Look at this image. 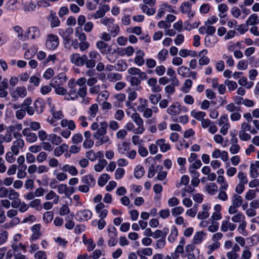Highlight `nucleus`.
<instances>
[{
	"label": "nucleus",
	"instance_id": "1",
	"mask_svg": "<svg viewBox=\"0 0 259 259\" xmlns=\"http://www.w3.org/2000/svg\"><path fill=\"white\" fill-rule=\"evenodd\" d=\"M73 32V30L71 27H67L65 29H60L59 30V33L63 39V44L65 48H70L71 46V34Z\"/></svg>",
	"mask_w": 259,
	"mask_h": 259
},
{
	"label": "nucleus",
	"instance_id": "2",
	"mask_svg": "<svg viewBox=\"0 0 259 259\" xmlns=\"http://www.w3.org/2000/svg\"><path fill=\"white\" fill-rule=\"evenodd\" d=\"M70 59L71 63L75 64V65L81 66L84 65L85 62L87 61V56L83 55L80 56L79 54H73L70 56Z\"/></svg>",
	"mask_w": 259,
	"mask_h": 259
},
{
	"label": "nucleus",
	"instance_id": "3",
	"mask_svg": "<svg viewBox=\"0 0 259 259\" xmlns=\"http://www.w3.org/2000/svg\"><path fill=\"white\" fill-rule=\"evenodd\" d=\"M108 123L106 121L101 122L100 123L97 131L94 133L93 137L95 139H100L101 137H109L105 136L107 133Z\"/></svg>",
	"mask_w": 259,
	"mask_h": 259
},
{
	"label": "nucleus",
	"instance_id": "4",
	"mask_svg": "<svg viewBox=\"0 0 259 259\" xmlns=\"http://www.w3.org/2000/svg\"><path fill=\"white\" fill-rule=\"evenodd\" d=\"M59 43V38L57 35L50 34L46 40V46L50 50H54L58 46Z\"/></svg>",
	"mask_w": 259,
	"mask_h": 259
},
{
	"label": "nucleus",
	"instance_id": "5",
	"mask_svg": "<svg viewBox=\"0 0 259 259\" xmlns=\"http://www.w3.org/2000/svg\"><path fill=\"white\" fill-rule=\"evenodd\" d=\"M27 95V91L25 87H18L12 93L11 96L15 100H17L18 98H24Z\"/></svg>",
	"mask_w": 259,
	"mask_h": 259
},
{
	"label": "nucleus",
	"instance_id": "6",
	"mask_svg": "<svg viewBox=\"0 0 259 259\" xmlns=\"http://www.w3.org/2000/svg\"><path fill=\"white\" fill-rule=\"evenodd\" d=\"M78 221H85L90 220L92 216V212L88 209L78 211L76 214Z\"/></svg>",
	"mask_w": 259,
	"mask_h": 259
},
{
	"label": "nucleus",
	"instance_id": "7",
	"mask_svg": "<svg viewBox=\"0 0 259 259\" xmlns=\"http://www.w3.org/2000/svg\"><path fill=\"white\" fill-rule=\"evenodd\" d=\"M68 87L70 89L69 92H68V95H72L74 97H70V99L71 100H74L78 98V96L76 94V90L75 88L76 86V83L75 79L72 78L71 79L68 83Z\"/></svg>",
	"mask_w": 259,
	"mask_h": 259
},
{
	"label": "nucleus",
	"instance_id": "8",
	"mask_svg": "<svg viewBox=\"0 0 259 259\" xmlns=\"http://www.w3.org/2000/svg\"><path fill=\"white\" fill-rule=\"evenodd\" d=\"M26 33L29 37L30 34V37L32 39L37 38L40 35L39 29L36 26H32L29 27L27 29Z\"/></svg>",
	"mask_w": 259,
	"mask_h": 259
},
{
	"label": "nucleus",
	"instance_id": "9",
	"mask_svg": "<svg viewBox=\"0 0 259 259\" xmlns=\"http://www.w3.org/2000/svg\"><path fill=\"white\" fill-rule=\"evenodd\" d=\"M180 104L179 102H175L167 108V112L171 115L178 114L181 111L182 108H180Z\"/></svg>",
	"mask_w": 259,
	"mask_h": 259
},
{
	"label": "nucleus",
	"instance_id": "10",
	"mask_svg": "<svg viewBox=\"0 0 259 259\" xmlns=\"http://www.w3.org/2000/svg\"><path fill=\"white\" fill-rule=\"evenodd\" d=\"M36 112L39 114L42 112L45 106V101L41 98L36 99L34 103Z\"/></svg>",
	"mask_w": 259,
	"mask_h": 259
},
{
	"label": "nucleus",
	"instance_id": "11",
	"mask_svg": "<svg viewBox=\"0 0 259 259\" xmlns=\"http://www.w3.org/2000/svg\"><path fill=\"white\" fill-rule=\"evenodd\" d=\"M81 182L87 185L93 187L95 185L96 180L91 175H88L82 177Z\"/></svg>",
	"mask_w": 259,
	"mask_h": 259
},
{
	"label": "nucleus",
	"instance_id": "12",
	"mask_svg": "<svg viewBox=\"0 0 259 259\" xmlns=\"http://www.w3.org/2000/svg\"><path fill=\"white\" fill-rule=\"evenodd\" d=\"M13 29L14 30L18 33V37L20 40L25 41L29 38V36L26 32L24 35L23 34V30L19 26H15L14 27Z\"/></svg>",
	"mask_w": 259,
	"mask_h": 259
},
{
	"label": "nucleus",
	"instance_id": "13",
	"mask_svg": "<svg viewBox=\"0 0 259 259\" xmlns=\"http://www.w3.org/2000/svg\"><path fill=\"white\" fill-rule=\"evenodd\" d=\"M165 140L164 139H160L156 141V144L160 148V150L162 152H165L170 148V145L167 143H165Z\"/></svg>",
	"mask_w": 259,
	"mask_h": 259
},
{
	"label": "nucleus",
	"instance_id": "14",
	"mask_svg": "<svg viewBox=\"0 0 259 259\" xmlns=\"http://www.w3.org/2000/svg\"><path fill=\"white\" fill-rule=\"evenodd\" d=\"M49 19L51 21V26L52 27H56L59 26L60 21L58 17L56 16V14L54 12L51 11Z\"/></svg>",
	"mask_w": 259,
	"mask_h": 259
},
{
	"label": "nucleus",
	"instance_id": "15",
	"mask_svg": "<svg viewBox=\"0 0 259 259\" xmlns=\"http://www.w3.org/2000/svg\"><path fill=\"white\" fill-rule=\"evenodd\" d=\"M21 2L24 6L25 11H33L35 8V5L32 3V0H21Z\"/></svg>",
	"mask_w": 259,
	"mask_h": 259
},
{
	"label": "nucleus",
	"instance_id": "16",
	"mask_svg": "<svg viewBox=\"0 0 259 259\" xmlns=\"http://www.w3.org/2000/svg\"><path fill=\"white\" fill-rule=\"evenodd\" d=\"M68 148L67 145L63 144L61 146L56 147L54 150V155L56 156H59L62 155L65 151H67Z\"/></svg>",
	"mask_w": 259,
	"mask_h": 259
},
{
	"label": "nucleus",
	"instance_id": "17",
	"mask_svg": "<svg viewBox=\"0 0 259 259\" xmlns=\"http://www.w3.org/2000/svg\"><path fill=\"white\" fill-rule=\"evenodd\" d=\"M145 174L144 167L141 165H137L134 169V176L137 179H140Z\"/></svg>",
	"mask_w": 259,
	"mask_h": 259
},
{
	"label": "nucleus",
	"instance_id": "18",
	"mask_svg": "<svg viewBox=\"0 0 259 259\" xmlns=\"http://www.w3.org/2000/svg\"><path fill=\"white\" fill-rule=\"evenodd\" d=\"M107 164V161L106 160L103 159L100 160L98 163L94 166V169L97 172H101L105 166Z\"/></svg>",
	"mask_w": 259,
	"mask_h": 259
},
{
	"label": "nucleus",
	"instance_id": "19",
	"mask_svg": "<svg viewBox=\"0 0 259 259\" xmlns=\"http://www.w3.org/2000/svg\"><path fill=\"white\" fill-rule=\"evenodd\" d=\"M178 73L183 77H190V69L186 66H182L178 68Z\"/></svg>",
	"mask_w": 259,
	"mask_h": 259
},
{
	"label": "nucleus",
	"instance_id": "20",
	"mask_svg": "<svg viewBox=\"0 0 259 259\" xmlns=\"http://www.w3.org/2000/svg\"><path fill=\"white\" fill-rule=\"evenodd\" d=\"M110 179V176L107 174H103L99 178L98 184L100 187H103Z\"/></svg>",
	"mask_w": 259,
	"mask_h": 259
},
{
	"label": "nucleus",
	"instance_id": "21",
	"mask_svg": "<svg viewBox=\"0 0 259 259\" xmlns=\"http://www.w3.org/2000/svg\"><path fill=\"white\" fill-rule=\"evenodd\" d=\"M82 238L84 244H89V246H88V250L89 251L93 250L96 246V244L94 243L93 240L92 239H87L85 235H83Z\"/></svg>",
	"mask_w": 259,
	"mask_h": 259
},
{
	"label": "nucleus",
	"instance_id": "22",
	"mask_svg": "<svg viewBox=\"0 0 259 259\" xmlns=\"http://www.w3.org/2000/svg\"><path fill=\"white\" fill-rule=\"evenodd\" d=\"M180 9L183 14H186L187 12H191V5L188 2H184L180 6Z\"/></svg>",
	"mask_w": 259,
	"mask_h": 259
},
{
	"label": "nucleus",
	"instance_id": "23",
	"mask_svg": "<svg viewBox=\"0 0 259 259\" xmlns=\"http://www.w3.org/2000/svg\"><path fill=\"white\" fill-rule=\"evenodd\" d=\"M191 116L198 120H201L206 116V113L203 111L196 112L193 110L191 112Z\"/></svg>",
	"mask_w": 259,
	"mask_h": 259
},
{
	"label": "nucleus",
	"instance_id": "24",
	"mask_svg": "<svg viewBox=\"0 0 259 259\" xmlns=\"http://www.w3.org/2000/svg\"><path fill=\"white\" fill-rule=\"evenodd\" d=\"M107 44L102 40H100L97 42L96 47L99 50L100 53L102 54H106V48H107Z\"/></svg>",
	"mask_w": 259,
	"mask_h": 259
},
{
	"label": "nucleus",
	"instance_id": "25",
	"mask_svg": "<svg viewBox=\"0 0 259 259\" xmlns=\"http://www.w3.org/2000/svg\"><path fill=\"white\" fill-rule=\"evenodd\" d=\"M243 199L241 196L237 194H234L233 195L232 199V204L233 205H235V206L239 207L241 205Z\"/></svg>",
	"mask_w": 259,
	"mask_h": 259
},
{
	"label": "nucleus",
	"instance_id": "26",
	"mask_svg": "<svg viewBox=\"0 0 259 259\" xmlns=\"http://www.w3.org/2000/svg\"><path fill=\"white\" fill-rule=\"evenodd\" d=\"M131 118L138 125L143 124V120L138 113L136 112L134 113L131 116Z\"/></svg>",
	"mask_w": 259,
	"mask_h": 259
},
{
	"label": "nucleus",
	"instance_id": "27",
	"mask_svg": "<svg viewBox=\"0 0 259 259\" xmlns=\"http://www.w3.org/2000/svg\"><path fill=\"white\" fill-rule=\"evenodd\" d=\"M258 22L257 16L256 14L251 15L246 21L247 25H253L257 24Z\"/></svg>",
	"mask_w": 259,
	"mask_h": 259
},
{
	"label": "nucleus",
	"instance_id": "28",
	"mask_svg": "<svg viewBox=\"0 0 259 259\" xmlns=\"http://www.w3.org/2000/svg\"><path fill=\"white\" fill-rule=\"evenodd\" d=\"M204 235L205 234L202 231L196 232L193 238L194 243L195 244L200 243L202 241L203 237Z\"/></svg>",
	"mask_w": 259,
	"mask_h": 259
},
{
	"label": "nucleus",
	"instance_id": "29",
	"mask_svg": "<svg viewBox=\"0 0 259 259\" xmlns=\"http://www.w3.org/2000/svg\"><path fill=\"white\" fill-rule=\"evenodd\" d=\"M218 186L214 183H210L206 186V190L210 195H214L217 191Z\"/></svg>",
	"mask_w": 259,
	"mask_h": 259
},
{
	"label": "nucleus",
	"instance_id": "30",
	"mask_svg": "<svg viewBox=\"0 0 259 259\" xmlns=\"http://www.w3.org/2000/svg\"><path fill=\"white\" fill-rule=\"evenodd\" d=\"M54 213L52 211H47L43 215V220L46 223L51 222L53 219Z\"/></svg>",
	"mask_w": 259,
	"mask_h": 259
},
{
	"label": "nucleus",
	"instance_id": "31",
	"mask_svg": "<svg viewBox=\"0 0 259 259\" xmlns=\"http://www.w3.org/2000/svg\"><path fill=\"white\" fill-rule=\"evenodd\" d=\"M50 139L51 140L52 143L56 145L60 144L62 141L60 137L55 134L50 135Z\"/></svg>",
	"mask_w": 259,
	"mask_h": 259
},
{
	"label": "nucleus",
	"instance_id": "32",
	"mask_svg": "<svg viewBox=\"0 0 259 259\" xmlns=\"http://www.w3.org/2000/svg\"><path fill=\"white\" fill-rule=\"evenodd\" d=\"M178 235V231L177 229L174 227L171 230V233L168 237V240L170 242H173Z\"/></svg>",
	"mask_w": 259,
	"mask_h": 259
},
{
	"label": "nucleus",
	"instance_id": "33",
	"mask_svg": "<svg viewBox=\"0 0 259 259\" xmlns=\"http://www.w3.org/2000/svg\"><path fill=\"white\" fill-rule=\"evenodd\" d=\"M8 80L6 78H4L2 81L0 82V93H6L7 96L8 94V92L6 91L8 85Z\"/></svg>",
	"mask_w": 259,
	"mask_h": 259
},
{
	"label": "nucleus",
	"instance_id": "34",
	"mask_svg": "<svg viewBox=\"0 0 259 259\" xmlns=\"http://www.w3.org/2000/svg\"><path fill=\"white\" fill-rule=\"evenodd\" d=\"M168 55V51L162 49L157 54V58L160 61H164L166 59V56Z\"/></svg>",
	"mask_w": 259,
	"mask_h": 259
},
{
	"label": "nucleus",
	"instance_id": "35",
	"mask_svg": "<svg viewBox=\"0 0 259 259\" xmlns=\"http://www.w3.org/2000/svg\"><path fill=\"white\" fill-rule=\"evenodd\" d=\"M225 84L228 87V89L230 91H234L237 88V84L236 82L228 79L225 81Z\"/></svg>",
	"mask_w": 259,
	"mask_h": 259
},
{
	"label": "nucleus",
	"instance_id": "36",
	"mask_svg": "<svg viewBox=\"0 0 259 259\" xmlns=\"http://www.w3.org/2000/svg\"><path fill=\"white\" fill-rule=\"evenodd\" d=\"M141 9L143 12L146 13L148 15H152L155 13V10L154 8H149L147 6L143 5L141 7Z\"/></svg>",
	"mask_w": 259,
	"mask_h": 259
},
{
	"label": "nucleus",
	"instance_id": "37",
	"mask_svg": "<svg viewBox=\"0 0 259 259\" xmlns=\"http://www.w3.org/2000/svg\"><path fill=\"white\" fill-rule=\"evenodd\" d=\"M98 111V105L97 104L92 105L89 108V113L91 117H95Z\"/></svg>",
	"mask_w": 259,
	"mask_h": 259
},
{
	"label": "nucleus",
	"instance_id": "38",
	"mask_svg": "<svg viewBox=\"0 0 259 259\" xmlns=\"http://www.w3.org/2000/svg\"><path fill=\"white\" fill-rule=\"evenodd\" d=\"M238 178L240 184H246L248 182L246 176L242 171H239L238 174Z\"/></svg>",
	"mask_w": 259,
	"mask_h": 259
},
{
	"label": "nucleus",
	"instance_id": "39",
	"mask_svg": "<svg viewBox=\"0 0 259 259\" xmlns=\"http://www.w3.org/2000/svg\"><path fill=\"white\" fill-rule=\"evenodd\" d=\"M250 176L252 178H256L258 176V172L256 166L251 163L250 165Z\"/></svg>",
	"mask_w": 259,
	"mask_h": 259
},
{
	"label": "nucleus",
	"instance_id": "40",
	"mask_svg": "<svg viewBox=\"0 0 259 259\" xmlns=\"http://www.w3.org/2000/svg\"><path fill=\"white\" fill-rule=\"evenodd\" d=\"M192 81L190 79H186L184 84L185 88H184L182 90V91L185 93H188L189 89L192 87Z\"/></svg>",
	"mask_w": 259,
	"mask_h": 259
},
{
	"label": "nucleus",
	"instance_id": "41",
	"mask_svg": "<svg viewBox=\"0 0 259 259\" xmlns=\"http://www.w3.org/2000/svg\"><path fill=\"white\" fill-rule=\"evenodd\" d=\"M248 62L246 60H240L239 61L237 67L239 70H246L247 68Z\"/></svg>",
	"mask_w": 259,
	"mask_h": 259
},
{
	"label": "nucleus",
	"instance_id": "42",
	"mask_svg": "<svg viewBox=\"0 0 259 259\" xmlns=\"http://www.w3.org/2000/svg\"><path fill=\"white\" fill-rule=\"evenodd\" d=\"M132 86H138L141 83V79L136 76H130L128 77Z\"/></svg>",
	"mask_w": 259,
	"mask_h": 259
},
{
	"label": "nucleus",
	"instance_id": "43",
	"mask_svg": "<svg viewBox=\"0 0 259 259\" xmlns=\"http://www.w3.org/2000/svg\"><path fill=\"white\" fill-rule=\"evenodd\" d=\"M34 257L35 259H47V254L45 251L39 250L35 253Z\"/></svg>",
	"mask_w": 259,
	"mask_h": 259
},
{
	"label": "nucleus",
	"instance_id": "44",
	"mask_svg": "<svg viewBox=\"0 0 259 259\" xmlns=\"http://www.w3.org/2000/svg\"><path fill=\"white\" fill-rule=\"evenodd\" d=\"M239 136L240 140L242 141H247L251 138L250 135L247 133H246L243 131H240L239 132Z\"/></svg>",
	"mask_w": 259,
	"mask_h": 259
},
{
	"label": "nucleus",
	"instance_id": "45",
	"mask_svg": "<svg viewBox=\"0 0 259 259\" xmlns=\"http://www.w3.org/2000/svg\"><path fill=\"white\" fill-rule=\"evenodd\" d=\"M40 204V200L39 199H36L30 202L29 206L32 208H35L37 210H40L41 209V207H40L39 208H37V206H39Z\"/></svg>",
	"mask_w": 259,
	"mask_h": 259
},
{
	"label": "nucleus",
	"instance_id": "46",
	"mask_svg": "<svg viewBox=\"0 0 259 259\" xmlns=\"http://www.w3.org/2000/svg\"><path fill=\"white\" fill-rule=\"evenodd\" d=\"M255 191L254 190L250 189L246 193L245 198L248 200H250L255 197Z\"/></svg>",
	"mask_w": 259,
	"mask_h": 259
},
{
	"label": "nucleus",
	"instance_id": "47",
	"mask_svg": "<svg viewBox=\"0 0 259 259\" xmlns=\"http://www.w3.org/2000/svg\"><path fill=\"white\" fill-rule=\"evenodd\" d=\"M184 211V208L181 206L175 207L171 209V214L173 216L176 217L181 214Z\"/></svg>",
	"mask_w": 259,
	"mask_h": 259
},
{
	"label": "nucleus",
	"instance_id": "48",
	"mask_svg": "<svg viewBox=\"0 0 259 259\" xmlns=\"http://www.w3.org/2000/svg\"><path fill=\"white\" fill-rule=\"evenodd\" d=\"M85 156L87 158L92 161H94L96 160V153L93 150L87 152Z\"/></svg>",
	"mask_w": 259,
	"mask_h": 259
},
{
	"label": "nucleus",
	"instance_id": "49",
	"mask_svg": "<svg viewBox=\"0 0 259 259\" xmlns=\"http://www.w3.org/2000/svg\"><path fill=\"white\" fill-rule=\"evenodd\" d=\"M124 170L122 168H118L115 170V179L116 180H119L121 179V178L124 175Z\"/></svg>",
	"mask_w": 259,
	"mask_h": 259
},
{
	"label": "nucleus",
	"instance_id": "50",
	"mask_svg": "<svg viewBox=\"0 0 259 259\" xmlns=\"http://www.w3.org/2000/svg\"><path fill=\"white\" fill-rule=\"evenodd\" d=\"M96 139L99 140L95 143V146L96 147H99V146L103 145V144L106 143L110 141L109 137H101L100 139Z\"/></svg>",
	"mask_w": 259,
	"mask_h": 259
},
{
	"label": "nucleus",
	"instance_id": "51",
	"mask_svg": "<svg viewBox=\"0 0 259 259\" xmlns=\"http://www.w3.org/2000/svg\"><path fill=\"white\" fill-rule=\"evenodd\" d=\"M119 32V27L117 24H113V26L110 30V33L111 35L115 37Z\"/></svg>",
	"mask_w": 259,
	"mask_h": 259
},
{
	"label": "nucleus",
	"instance_id": "52",
	"mask_svg": "<svg viewBox=\"0 0 259 259\" xmlns=\"http://www.w3.org/2000/svg\"><path fill=\"white\" fill-rule=\"evenodd\" d=\"M70 209L66 204H63L60 208L59 214L61 215H64L66 214L69 213Z\"/></svg>",
	"mask_w": 259,
	"mask_h": 259
},
{
	"label": "nucleus",
	"instance_id": "53",
	"mask_svg": "<svg viewBox=\"0 0 259 259\" xmlns=\"http://www.w3.org/2000/svg\"><path fill=\"white\" fill-rule=\"evenodd\" d=\"M82 139L83 137L80 134H76L73 136L72 141L73 143L78 144L82 141Z\"/></svg>",
	"mask_w": 259,
	"mask_h": 259
},
{
	"label": "nucleus",
	"instance_id": "54",
	"mask_svg": "<svg viewBox=\"0 0 259 259\" xmlns=\"http://www.w3.org/2000/svg\"><path fill=\"white\" fill-rule=\"evenodd\" d=\"M231 13L232 16L234 18H238L239 16L241 15V11L240 9L236 7H233L231 10Z\"/></svg>",
	"mask_w": 259,
	"mask_h": 259
},
{
	"label": "nucleus",
	"instance_id": "55",
	"mask_svg": "<svg viewBox=\"0 0 259 259\" xmlns=\"http://www.w3.org/2000/svg\"><path fill=\"white\" fill-rule=\"evenodd\" d=\"M54 75V70L51 68H48L44 73L43 76L46 79H50Z\"/></svg>",
	"mask_w": 259,
	"mask_h": 259
},
{
	"label": "nucleus",
	"instance_id": "56",
	"mask_svg": "<svg viewBox=\"0 0 259 259\" xmlns=\"http://www.w3.org/2000/svg\"><path fill=\"white\" fill-rule=\"evenodd\" d=\"M220 243L219 242H215L213 243L212 245H209L208 246L209 250L207 251V254H211L214 250L218 249L220 247Z\"/></svg>",
	"mask_w": 259,
	"mask_h": 259
},
{
	"label": "nucleus",
	"instance_id": "57",
	"mask_svg": "<svg viewBox=\"0 0 259 259\" xmlns=\"http://www.w3.org/2000/svg\"><path fill=\"white\" fill-rule=\"evenodd\" d=\"M117 70L123 71L127 68V65L126 63L124 62L122 60L118 61L117 63Z\"/></svg>",
	"mask_w": 259,
	"mask_h": 259
},
{
	"label": "nucleus",
	"instance_id": "58",
	"mask_svg": "<svg viewBox=\"0 0 259 259\" xmlns=\"http://www.w3.org/2000/svg\"><path fill=\"white\" fill-rule=\"evenodd\" d=\"M69 13V10L67 7L63 6L60 8L58 15L60 17L62 18L64 15H67Z\"/></svg>",
	"mask_w": 259,
	"mask_h": 259
},
{
	"label": "nucleus",
	"instance_id": "59",
	"mask_svg": "<svg viewBox=\"0 0 259 259\" xmlns=\"http://www.w3.org/2000/svg\"><path fill=\"white\" fill-rule=\"evenodd\" d=\"M108 232L109 233V237H117V234L116 232V229L114 226H109L108 228Z\"/></svg>",
	"mask_w": 259,
	"mask_h": 259
},
{
	"label": "nucleus",
	"instance_id": "60",
	"mask_svg": "<svg viewBox=\"0 0 259 259\" xmlns=\"http://www.w3.org/2000/svg\"><path fill=\"white\" fill-rule=\"evenodd\" d=\"M77 96H79L81 98H84L86 96L87 94V90L85 87H82L79 89L76 93Z\"/></svg>",
	"mask_w": 259,
	"mask_h": 259
},
{
	"label": "nucleus",
	"instance_id": "61",
	"mask_svg": "<svg viewBox=\"0 0 259 259\" xmlns=\"http://www.w3.org/2000/svg\"><path fill=\"white\" fill-rule=\"evenodd\" d=\"M26 114V111L23 109H19L16 112V116L18 119H22Z\"/></svg>",
	"mask_w": 259,
	"mask_h": 259
},
{
	"label": "nucleus",
	"instance_id": "62",
	"mask_svg": "<svg viewBox=\"0 0 259 259\" xmlns=\"http://www.w3.org/2000/svg\"><path fill=\"white\" fill-rule=\"evenodd\" d=\"M47 154L45 152H41L37 156V160L39 163H41L47 159Z\"/></svg>",
	"mask_w": 259,
	"mask_h": 259
},
{
	"label": "nucleus",
	"instance_id": "63",
	"mask_svg": "<svg viewBox=\"0 0 259 259\" xmlns=\"http://www.w3.org/2000/svg\"><path fill=\"white\" fill-rule=\"evenodd\" d=\"M165 71V68L163 65L158 66L156 67L155 72L159 76L164 74Z\"/></svg>",
	"mask_w": 259,
	"mask_h": 259
},
{
	"label": "nucleus",
	"instance_id": "64",
	"mask_svg": "<svg viewBox=\"0 0 259 259\" xmlns=\"http://www.w3.org/2000/svg\"><path fill=\"white\" fill-rule=\"evenodd\" d=\"M134 60L135 63L139 66H142L144 63L143 57H142L141 55H137Z\"/></svg>",
	"mask_w": 259,
	"mask_h": 259
}]
</instances>
